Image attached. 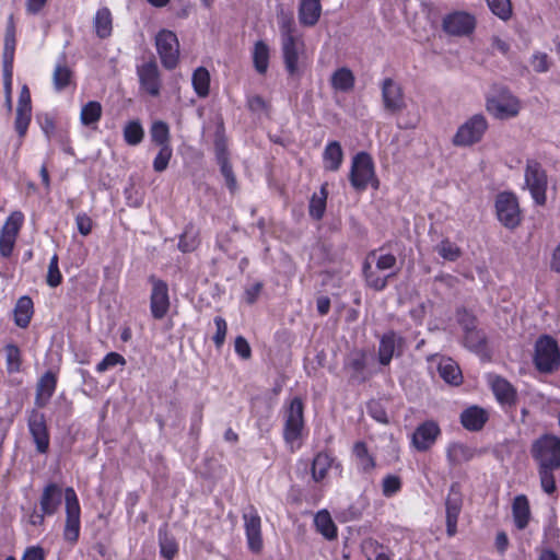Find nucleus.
<instances>
[{
    "label": "nucleus",
    "instance_id": "f257e3e1",
    "mask_svg": "<svg viewBox=\"0 0 560 560\" xmlns=\"http://www.w3.org/2000/svg\"><path fill=\"white\" fill-rule=\"evenodd\" d=\"M397 258L383 248L371 250L362 266V273L366 285L375 291H383L388 280L396 276Z\"/></svg>",
    "mask_w": 560,
    "mask_h": 560
},
{
    "label": "nucleus",
    "instance_id": "f03ea898",
    "mask_svg": "<svg viewBox=\"0 0 560 560\" xmlns=\"http://www.w3.org/2000/svg\"><path fill=\"white\" fill-rule=\"evenodd\" d=\"M530 455L537 467L560 468V438L542 434L530 446Z\"/></svg>",
    "mask_w": 560,
    "mask_h": 560
},
{
    "label": "nucleus",
    "instance_id": "7ed1b4c3",
    "mask_svg": "<svg viewBox=\"0 0 560 560\" xmlns=\"http://www.w3.org/2000/svg\"><path fill=\"white\" fill-rule=\"evenodd\" d=\"M534 363L539 372L551 373L560 366L558 342L550 336H541L535 345Z\"/></svg>",
    "mask_w": 560,
    "mask_h": 560
},
{
    "label": "nucleus",
    "instance_id": "20e7f679",
    "mask_svg": "<svg viewBox=\"0 0 560 560\" xmlns=\"http://www.w3.org/2000/svg\"><path fill=\"white\" fill-rule=\"evenodd\" d=\"M486 108L495 118L508 119L518 114L520 102L509 90L500 88L487 97Z\"/></svg>",
    "mask_w": 560,
    "mask_h": 560
},
{
    "label": "nucleus",
    "instance_id": "39448f33",
    "mask_svg": "<svg viewBox=\"0 0 560 560\" xmlns=\"http://www.w3.org/2000/svg\"><path fill=\"white\" fill-rule=\"evenodd\" d=\"M488 129V121L481 114H476L460 125L453 137V144L469 147L479 142Z\"/></svg>",
    "mask_w": 560,
    "mask_h": 560
},
{
    "label": "nucleus",
    "instance_id": "423d86ee",
    "mask_svg": "<svg viewBox=\"0 0 560 560\" xmlns=\"http://www.w3.org/2000/svg\"><path fill=\"white\" fill-rule=\"evenodd\" d=\"M155 47L163 67L173 70L179 60V42L176 34L168 30H161L155 36Z\"/></svg>",
    "mask_w": 560,
    "mask_h": 560
},
{
    "label": "nucleus",
    "instance_id": "0eeeda50",
    "mask_svg": "<svg viewBox=\"0 0 560 560\" xmlns=\"http://www.w3.org/2000/svg\"><path fill=\"white\" fill-rule=\"evenodd\" d=\"M524 176L525 185L535 202L539 206L545 205L548 179L546 171L541 164L535 160H528Z\"/></svg>",
    "mask_w": 560,
    "mask_h": 560
},
{
    "label": "nucleus",
    "instance_id": "6e6552de",
    "mask_svg": "<svg viewBox=\"0 0 560 560\" xmlns=\"http://www.w3.org/2000/svg\"><path fill=\"white\" fill-rule=\"evenodd\" d=\"M66 501V524L63 538L74 544L80 535V504L75 491L72 488L65 490Z\"/></svg>",
    "mask_w": 560,
    "mask_h": 560
},
{
    "label": "nucleus",
    "instance_id": "1a4fd4ad",
    "mask_svg": "<svg viewBox=\"0 0 560 560\" xmlns=\"http://www.w3.org/2000/svg\"><path fill=\"white\" fill-rule=\"evenodd\" d=\"M303 409V402L299 397L293 398L285 409L283 438L291 445L301 436L304 427Z\"/></svg>",
    "mask_w": 560,
    "mask_h": 560
},
{
    "label": "nucleus",
    "instance_id": "9d476101",
    "mask_svg": "<svg viewBox=\"0 0 560 560\" xmlns=\"http://www.w3.org/2000/svg\"><path fill=\"white\" fill-rule=\"evenodd\" d=\"M374 177V164L372 158L365 153H358L352 160L350 183L357 190H364Z\"/></svg>",
    "mask_w": 560,
    "mask_h": 560
},
{
    "label": "nucleus",
    "instance_id": "9b49d317",
    "mask_svg": "<svg viewBox=\"0 0 560 560\" xmlns=\"http://www.w3.org/2000/svg\"><path fill=\"white\" fill-rule=\"evenodd\" d=\"M497 217L508 229L516 228L521 222L520 207L516 197L511 192L498 195L495 201Z\"/></svg>",
    "mask_w": 560,
    "mask_h": 560
},
{
    "label": "nucleus",
    "instance_id": "f8f14e48",
    "mask_svg": "<svg viewBox=\"0 0 560 560\" xmlns=\"http://www.w3.org/2000/svg\"><path fill=\"white\" fill-rule=\"evenodd\" d=\"M137 75L140 88L149 95L155 97L160 95L162 81L158 62L154 58L137 66Z\"/></svg>",
    "mask_w": 560,
    "mask_h": 560
},
{
    "label": "nucleus",
    "instance_id": "ddd939ff",
    "mask_svg": "<svg viewBox=\"0 0 560 560\" xmlns=\"http://www.w3.org/2000/svg\"><path fill=\"white\" fill-rule=\"evenodd\" d=\"M442 27L452 36H467L476 27V19L466 11H455L444 16Z\"/></svg>",
    "mask_w": 560,
    "mask_h": 560
},
{
    "label": "nucleus",
    "instance_id": "4468645a",
    "mask_svg": "<svg viewBox=\"0 0 560 560\" xmlns=\"http://www.w3.org/2000/svg\"><path fill=\"white\" fill-rule=\"evenodd\" d=\"M27 425L36 445V451L46 454L49 450L50 438L45 415L37 409L31 410L27 417Z\"/></svg>",
    "mask_w": 560,
    "mask_h": 560
},
{
    "label": "nucleus",
    "instance_id": "2eb2a0df",
    "mask_svg": "<svg viewBox=\"0 0 560 560\" xmlns=\"http://www.w3.org/2000/svg\"><path fill=\"white\" fill-rule=\"evenodd\" d=\"M247 545L250 551L259 553L262 550L261 520L257 510L250 505L243 513Z\"/></svg>",
    "mask_w": 560,
    "mask_h": 560
},
{
    "label": "nucleus",
    "instance_id": "dca6fc26",
    "mask_svg": "<svg viewBox=\"0 0 560 560\" xmlns=\"http://www.w3.org/2000/svg\"><path fill=\"white\" fill-rule=\"evenodd\" d=\"M149 281L152 284L150 295V310L155 319H162L170 308V296L167 283L161 279L150 276Z\"/></svg>",
    "mask_w": 560,
    "mask_h": 560
},
{
    "label": "nucleus",
    "instance_id": "f3484780",
    "mask_svg": "<svg viewBox=\"0 0 560 560\" xmlns=\"http://www.w3.org/2000/svg\"><path fill=\"white\" fill-rule=\"evenodd\" d=\"M462 505L463 497L460 493L459 485L452 483L445 501L446 533L450 537H453L457 532V521L462 511Z\"/></svg>",
    "mask_w": 560,
    "mask_h": 560
},
{
    "label": "nucleus",
    "instance_id": "a211bd4d",
    "mask_svg": "<svg viewBox=\"0 0 560 560\" xmlns=\"http://www.w3.org/2000/svg\"><path fill=\"white\" fill-rule=\"evenodd\" d=\"M32 117V104H31V92L26 84H24L20 91L16 117H15V130L20 137H24Z\"/></svg>",
    "mask_w": 560,
    "mask_h": 560
},
{
    "label": "nucleus",
    "instance_id": "6ab92c4d",
    "mask_svg": "<svg viewBox=\"0 0 560 560\" xmlns=\"http://www.w3.org/2000/svg\"><path fill=\"white\" fill-rule=\"evenodd\" d=\"M441 430L436 422L429 420L421 423L412 434V444L420 451H428L436 441Z\"/></svg>",
    "mask_w": 560,
    "mask_h": 560
},
{
    "label": "nucleus",
    "instance_id": "aec40b11",
    "mask_svg": "<svg viewBox=\"0 0 560 560\" xmlns=\"http://www.w3.org/2000/svg\"><path fill=\"white\" fill-rule=\"evenodd\" d=\"M382 98L385 109L390 113L400 112L405 107L402 90L390 78L385 79L382 83Z\"/></svg>",
    "mask_w": 560,
    "mask_h": 560
},
{
    "label": "nucleus",
    "instance_id": "412c9836",
    "mask_svg": "<svg viewBox=\"0 0 560 560\" xmlns=\"http://www.w3.org/2000/svg\"><path fill=\"white\" fill-rule=\"evenodd\" d=\"M428 361L431 363L438 361L439 375L447 384L457 386L462 383V371L453 359L433 354L428 358Z\"/></svg>",
    "mask_w": 560,
    "mask_h": 560
},
{
    "label": "nucleus",
    "instance_id": "4be33fe9",
    "mask_svg": "<svg viewBox=\"0 0 560 560\" xmlns=\"http://www.w3.org/2000/svg\"><path fill=\"white\" fill-rule=\"evenodd\" d=\"M65 497V492L61 487L57 483L50 482L48 483L42 492L39 499L40 511L44 512L47 516H51L57 513L59 506L62 503V498Z\"/></svg>",
    "mask_w": 560,
    "mask_h": 560
},
{
    "label": "nucleus",
    "instance_id": "5701e85b",
    "mask_svg": "<svg viewBox=\"0 0 560 560\" xmlns=\"http://www.w3.org/2000/svg\"><path fill=\"white\" fill-rule=\"evenodd\" d=\"M404 339L394 331H389L380 340L378 361L382 365H388L395 354H399Z\"/></svg>",
    "mask_w": 560,
    "mask_h": 560
},
{
    "label": "nucleus",
    "instance_id": "b1692460",
    "mask_svg": "<svg viewBox=\"0 0 560 560\" xmlns=\"http://www.w3.org/2000/svg\"><path fill=\"white\" fill-rule=\"evenodd\" d=\"M491 389L501 405L512 406L516 401V390L505 378L491 375L489 377Z\"/></svg>",
    "mask_w": 560,
    "mask_h": 560
},
{
    "label": "nucleus",
    "instance_id": "393cba45",
    "mask_svg": "<svg viewBox=\"0 0 560 560\" xmlns=\"http://www.w3.org/2000/svg\"><path fill=\"white\" fill-rule=\"evenodd\" d=\"M303 44L298 36L281 39L283 61L289 74L294 75L298 72L299 52Z\"/></svg>",
    "mask_w": 560,
    "mask_h": 560
},
{
    "label": "nucleus",
    "instance_id": "a878e982",
    "mask_svg": "<svg viewBox=\"0 0 560 560\" xmlns=\"http://www.w3.org/2000/svg\"><path fill=\"white\" fill-rule=\"evenodd\" d=\"M322 0H301L298 9L299 22L302 26L312 27L322 15Z\"/></svg>",
    "mask_w": 560,
    "mask_h": 560
},
{
    "label": "nucleus",
    "instance_id": "bb28decb",
    "mask_svg": "<svg viewBox=\"0 0 560 560\" xmlns=\"http://www.w3.org/2000/svg\"><path fill=\"white\" fill-rule=\"evenodd\" d=\"M57 385L56 375L48 371L38 381L36 386L35 405L38 408L45 407L55 393Z\"/></svg>",
    "mask_w": 560,
    "mask_h": 560
},
{
    "label": "nucleus",
    "instance_id": "cd10ccee",
    "mask_svg": "<svg viewBox=\"0 0 560 560\" xmlns=\"http://www.w3.org/2000/svg\"><path fill=\"white\" fill-rule=\"evenodd\" d=\"M488 421V412L478 406L465 409L460 415L463 427L469 431H479Z\"/></svg>",
    "mask_w": 560,
    "mask_h": 560
},
{
    "label": "nucleus",
    "instance_id": "c85d7f7f",
    "mask_svg": "<svg viewBox=\"0 0 560 560\" xmlns=\"http://www.w3.org/2000/svg\"><path fill=\"white\" fill-rule=\"evenodd\" d=\"M512 514L515 526L522 530L527 527L530 520L529 502L526 495H516L512 504Z\"/></svg>",
    "mask_w": 560,
    "mask_h": 560
},
{
    "label": "nucleus",
    "instance_id": "c756f323",
    "mask_svg": "<svg viewBox=\"0 0 560 560\" xmlns=\"http://www.w3.org/2000/svg\"><path fill=\"white\" fill-rule=\"evenodd\" d=\"M34 314V304L30 296H21L14 306V324L20 328H26L30 325Z\"/></svg>",
    "mask_w": 560,
    "mask_h": 560
},
{
    "label": "nucleus",
    "instance_id": "7c9ffc66",
    "mask_svg": "<svg viewBox=\"0 0 560 560\" xmlns=\"http://www.w3.org/2000/svg\"><path fill=\"white\" fill-rule=\"evenodd\" d=\"M355 78L353 72L347 68L341 67L337 69L330 78V84L334 90L339 92H350L354 88Z\"/></svg>",
    "mask_w": 560,
    "mask_h": 560
},
{
    "label": "nucleus",
    "instance_id": "2f4dec72",
    "mask_svg": "<svg viewBox=\"0 0 560 560\" xmlns=\"http://www.w3.org/2000/svg\"><path fill=\"white\" fill-rule=\"evenodd\" d=\"M323 160L326 170L336 172L340 168L343 160V151L338 141H331L326 145Z\"/></svg>",
    "mask_w": 560,
    "mask_h": 560
},
{
    "label": "nucleus",
    "instance_id": "473e14b6",
    "mask_svg": "<svg viewBox=\"0 0 560 560\" xmlns=\"http://www.w3.org/2000/svg\"><path fill=\"white\" fill-rule=\"evenodd\" d=\"M94 28L96 35L102 39L110 36L113 31V19L112 13L107 8H101L97 10L94 18Z\"/></svg>",
    "mask_w": 560,
    "mask_h": 560
},
{
    "label": "nucleus",
    "instance_id": "72a5a7b5",
    "mask_svg": "<svg viewBox=\"0 0 560 560\" xmlns=\"http://www.w3.org/2000/svg\"><path fill=\"white\" fill-rule=\"evenodd\" d=\"M353 455L358 469L362 472H370L375 467L374 457L370 455L366 444L364 442H357L353 445Z\"/></svg>",
    "mask_w": 560,
    "mask_h": 560
},
{
    "label": "nucleus",
    "instance_id": "f704fd0d",
    "mask_svg": "<svg viewBox=\"0 0 560 560\" xmlns=\"http://www.w3.org/2000/svg\"><path fill=\"white\" fill-rule=\"evenodd\" d=\"M194 91L199 97H207L210 90V73L205 67L197 68L191 78Z\"/></svg>",
    "mask_w": 560,
    "mask_h": 560
},
{
    "label": "nucleus",
    "instance_id": "c9c22d12",
    "mask_svg": "<svg viewBox=\"0 0 560 560\" xmlns=\"http://www.w3.org/2000/svg\"><path fill=\"white\" fill-rule=\"evenodd\" d=\"M253 62L258 73L264 74L267 72L269 66V47L265 42L258 40L255 43Z\"/></svg>",
    "mask_w": 560,
    "mask_h": 560
},
{
    "label": "nucleus",
    "instance_id": "e433bc0d",
    "mask_svg": "<svg viewBox=\"0 0 560 560\" xmlns=\"http://www.w3.org/2000/svg\"><path fill=\"white\" fill-rule=\"evenodd\" d=\"M475 451L467 445L455 443L447 448V458L453 465H460L474 458Z\"/></svg>",
    "mask_w": 560,
    "mask_h": 560
},
{
    "label": "nucleus",
    "instance_id": "4c0bfd02",
    "mask_svg": "<svg viewBox=\"0 0 560 560\" xmlns=\"http://www.w3.org/2000/svg\"><path fill=\"white\" fill-rule=\"evenodd\" d=\"M317 530L327 539L331 540L337 537L336 525L327 511H320L314 520Z\"/></svg>",
    "mask_w": 560,
    "mask_h": 560
},
{
    "label": "nucleus",
    "instance_id": "58836bf2",
    "mask_svg": "<svg viewBox=\"0 0 560 560\" xmlns=\"http://www.w3.org/2000/svg\"><path fill=\"white\" fill-rule=\"evenodd\" d=\"M332 460L330 455L325 452H320L314 457L312 463V477L315 481L318 482L326 477Z\"/></svg>",
    "mask_w": 560,
    "mask_h": 560
},
{
    "label": "nucleus",
    "instance_id": "ea45409f",
    "mask_svg": "<svg viewBox=\"0 0 560 560\" xmlns=\"http://www.w3.org/2000/svg\"><path fill=\"white\" fill-rule=\"evenodd\" d=\"M327 185H323L319 194H314L310 200L308 212L315 220H320L326 210Z\"/></svg>",
    "mask_w": 560,
    "mask_h": 560
},
{
    "label": "nucleus",
    "instance_id": "a19ab883",
    "mask_svg": "<svg viewBox=\"0 0 560 560\" xmlns=\"http://www.w3.org/2000/svg\"><path fill=\"white\" fill-rule=\"evenodd\" d=\"M72 80L71 69L62 61L56 65L52 72V83L56 91L66 89Z\"/></svg>",
    "mask_w": 560,
    "mask_h": 560
},
{
    "label": "nucleus",
    "instance_id": "79ce46f5",
    "mask_svg": "<svg viewBox=\"0 0 560 560\" xmlns=\"http://www.w3.org/2000/svg\"><path fill=\"white\" fill-rule=\"evenodd\" d=\"M160 552L166 560H172L178 552V546L174 537L170 536L165 529H159Z\"/></svg>",
    "mask_w": 560,
    "mask_h": 560
},
{
    "label": "nucleus",
    "instance_id": "37998d69",
    "mask_svg": "<svg viewBox=\"0 0 560 560\" xmlns=\"http://www.w3.org/2000/svg\"><path fill=\"white\" fill-rule=\"evenodd\" d=\"M102 117V105L96 101L88 102L81 109L80 120L82 125L90 126Z\"/></svg>",
    "mask_w": 560,
    "mask_h": 560
},
{
    "label": "nucleus",
    "instance_id": "c03bdc74",
    "mask_svg": "<svg viewBox=\"0 0 560 560\" xmlns=\"http://www.w3.org/2000/svg\"><path fill=\"white\" fill-rule=\"evenodd\" d=\"M150 137L160 147L170 145L168 125L162 120L154 121L150 128Z\"/></svg>",
    "mask_w": 560,
    "mask_h": 560
},
{
    "label": "nucleus",
    "instance_id": "a18cd8bd",
    "mask_svg": "<svg viewBox=\"0 0 560 560\" xmlns=\"http://www.w3.org/2000/svg\"><path fill=\"white\" fill-rule=\"evenodd\" d=\"M144 137V130L139 120H131L124 128V139L129 145H138Z\"/></svg>",
    "mask_w": 560,
    "mask_h": 560
},
{
    "label": "nucleus",
    "instance_id": "49530a36",
    "mask_svg": "<svg viewBox=\"0 0 560 560\" xmlns=\"http://www.w3.org/2000/svg\"><path fill=\"white\" fill-rule=\"evenodd\" d=\"M490 11L502 21L511 19L513 10L510 0H486Z\"/></svg>",
    "mask_w": 560,
    "mask_h": 560
},
{
    "label": "nucleus",
    "instance_id": "de8ad7c7",
    "mask_svg": "<svg viewBox=\"0 0 560 560\" xmlns=\"http://www.w3.org/2000/svg\"><path fill=\"white\" fill-rule=\"evenodd\" d=\"M281 39L296 36V26L292 14L283 10L278 14Z\"/></svg>",
    "mask_w": 560,
    "mask_h": 560
},
{
    "label": "nucleus",
    "instance_id": "09e8293b",
    "mask_svg": "<svg viewBox=\"0 0 560 560\" xmlns=\"http://www.w3.org/2000/svg\"><path fill=\"white\" fill-rule=\"evenodd\" d=\"M7 369L9 373L19 372L22 364L21 351L18 346L9 343L4 348Z\"/></svg>",
    "mask_w": 560,
    "mask_h": 560
},
{
    "label": "nucleus",
    "instance_id": "8fccbe9b",
    "mask_svg": "<svg viewBox=\"0 0 560 560\" xmlns=\"http://www.w3.org/2000/svg\"><path fill=\"white\" fill-rule=\"evenodd\" d=\"M365 365V354L363 352H355L351 354L347 363V366L352 372V377L361 381H364L366 378L364 376Z\"/></svg>",
    "mask_w": 560,
    "mask_h": 560
},
{
    "label": "nucleus",
    "instance_id": "3c124183",
    "mask_svg": "<svg viewBox=\"0 0 560 560\" xmlns=\"http://www.w3.org/2000/svg\"><path fill=\"white\" fill-rule=\"evenodd\" d=\"M23 221H24L23 213L21 211H14L8 217L4 225L1 229V232L16 238V236L20 232V229L23 224Z\"/></svg>",
    "mask_w": 560,
    "mask_h": 560
},
{
    "label": "nucleus",
    "instance_id": "603ef678",
    "mask_svg": "<svg viewBox=\"0 0 560 560\" xmlns=\"http://www.w3.org/2000/svg\"><path fill=\"white\" fill-rule=\"evenodd\" d=\"M537 469L542 490L548 494L553 493L557 489L553 471L559 468L537 467Z\"/></svg>",
    "mask_w": 560,
    "mask_h": 560
},
{
    "label": "nucleus",
    "instance_id": "864d4df0",
    "mask_svg": "<svg viewBox=\"0 0 560 560\" xmlns=\"http://www.w3.org/2000/svg\"><path fill=\"white\" fill-rule=\"evenodd\" d=\"M436 252L441 257L450 261H455L462 254L459 247L448 240L442 241L436 246Z\"/></svg>",
    "mask_w": 560,
    "mask_h": 560
},
{
    "label": "nucleus",
    "instance_id": "5fc2aeb1",
    "mask_svg": "<svg viewBox=\"0 0 560 560\" xmlns=\"http://www.w3.org/2000/svg\"><path fill=\"white\" fill-rule=\"evenodd\" d=\"M14 49H15V26H14L13 15L11 14L8 19V24H7V28H5L3 55H7L9 57L14 56Z\"/></svg>",
    "mask_w": 560,
    "mask_h": 560
},
{
    "label": "nucleus",
    "instance_id": "6e6d98bb",
    "mask_svg": "<svg viewBox=\"0 0 560 560\" xmlns=\"http://www.w3.org/2000/svg\"><path fill=\"white\" fill-rule=\"evenodd\" d=\"M125 364H126V360L121 354H119L117 352H109L104 357V359L101 362L97 363L96 371L98 373H104L107 370H109L116 365H125Z\"/></svg>",
    "mask_w": 560,
    "mask_h": 560
},
{
    "label": "nucleus",
    "instance_id": "4d7b16f0",
    "mask_svg": "<svg viewBox=\"0 0 560 560\" xmlns=\"http://www.w3.org/2000/svg\"><path fill=\"white\" fill-rule=\"evenodd\" d=\"M198 246V240L192 228H187L180 235L178 248L183 253L192 252Z\"/></svg>",
    "mask_w": 560,
    "mask_h": 560
},
{
    "label": "nucleus",
    "instance_id": "13d9d810",
    "mask_svg": "<svg viewBox=\"0 0 560 560\" xmlns=\"http://www.w3.org/2000/svg\"><path fill=\"white\" fill-rule=\"evenodd\" d=\"M172 154L173 150L171 145L161 147L159 153L156 154L153 161L154 171L158 173L164 172L168 166Z\"/></svg>",
    "mask_w": 560,
    "mask_h": 560
},
{
    "label": "nucleus",
    "instance_id": "bf43d9fd",
    "mask_svg": "<svg viewBox=\"0 0 560 560\" xmlns=\"http://www.w3.org/2000/svg\"><path fill=\"white\" fill-rule=\"evenodd\" d=\"M47 284L51 288L58 287L62 281V276L58 267V255L55 254L49 261L46 277Z\"/></svg>",
    "mask_w": 560,
    "mask_h": 560
},
{
    "label": "nucleus",
    "instance_id": "052dcab7",
    "mask_svg": "<svg viewBox=\"0 0 560 560\" xmlns=\"http://www.w3.org/2000/svg\"><path fill=\"white\" fill-rule=\"evenodd\" d=\"M401 488V480L398 476L387 475L382 482L383 494L387 498L396 494Z\"/></svg>",
    "mask_w": 560,
    "mask_h": 560
},
{
    "label": "nucleus",
    "instance_id": "680f3d73",
    "mask_svg": "<svg viewBox=\"0 0 560 560\" xmlns=\"http://www.w3.org/2000/svg\"><path fill=\"white\" fill-rule=\"evenodd\" d=\"M246 104L253 114L261 115L269 112V104L260 95H248Z\"/></svg>",
    "mask_w": 560,
    "mask_h": 560
},
{
    "label": "nucleus",
    "instance_id": "e2e57ef3",
    "mask_svg": "<svg viewBox=\"0 0 560 560\" xmlns=\"http://www.w3.org/2000/svg\"><path fill=\"white\" fill-rule=\"evenodd\" d=\"M217 331L213 336V342L217 346V348H220L225 340L228 325L224 318L217 316L213 319Z\"/></svg>",
    "mask_w": 560,
    "mask_h": 560
},
{
    "label": "nucleus",
    "instance_id": "0e129e2a",
    "mask_svg": "<svg viewBox=\"0 0 560 560\" xmlns=\"http://www.w3.org/2000/svg\"><path fill=\"white\" fill-rule=\"evenodd\" d=\"M457 320L466 332L475 331L476 318L466 310H459L457 312Z\"/></svg>",
    "mask_w": 560,
    "mask_h": 560
},
{
    "label": "nucleus",
    "instance_id": "69168bd1",
    "mask_svg": "<svg viewBox=\"0 0 560 560\" xmlns=\"http://www.w3.org/2000/svg\"><path fill=\"white\" fill-rule=\"evenodd\" d=\"M533 69L538 73L547 72L550 68L548 55L545 52H536L532 57Z\"/></svg>",
    "mask_w": 560,
    "mask_h": 560
},
{
    "label": "nucleus",
    "instance_id": "338daca9",
    "mask_svg": "<svg viewBox=\"0 0 560 560\" xmlns=\"http://www.w3.org/2000/svg\"><path fill=\"white\" fill-rule=\"evenodd\" d=\"M16 238L0 232V254L2 257H9L12 254Z\"/></svg>",
    "mask_w": 560,
    "mask_h": 560
},
{
    "label": "nucleus",
    "instance_id": "774afa93",
    "mask_svg": "<svg viewBox=\"0 0 560 560\" xmlns=\"http://www.w3.org/2000/svg\"><path fill=\"white\" fill-rule=\"evenodd\" d=\"M234 349H235V352L242 359L247 360L252 355L250 346L247 342V340L244 337H242V336L236 337L235 342H234Z\"/></svg>",
    "mask_w": 560,
    "mask_h": 560
}]
</instances>
